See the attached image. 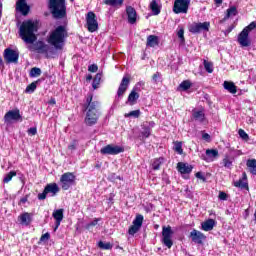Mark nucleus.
Listing matches in <instances>:
<instances>
[{
  "label": "nucleus",
  "instance_id": "obj_1",
  "mask_svg": "<svg viewBox=\"0 0 256 256\" xmlns=\"http://www.w3.org/2000/svg\"><path fill=\"white\" fill-rule=\"evenodd\" d=\"M39 31V21L26 20L19 27V37L28 45H33L37 41Z\"/></svg>",
  "mask_w": 256,
  "mask_h": 256
},
{
  "label": "nucleus",
  "instance_id": "obj_2",
  "mask_svg": "<svg viewBox=\"0 0 256 256\" xmlns=\"http://www.w3.org/2000/svg\"><path fill=\"white\" fill-rule=\"evenodd\" d=\"M69 37L67 28L63 25L56 27L47 37V43L54 51H63L65 47V39Z\"/></svg>",
  "mask_w": 256,
  "mask_h": 256
},
{
  "label": "nucleus",
  "instance_id": "obj_3",
  "mask_svg": "<svg viewBox=\"0 0 256 256\" xmlns=\"http://www.w3.org/2000/svg\"><path fill=\"white\" fill-rule=\"evenodd\" d=\"M48 9L54 19L67 17V3L65 0H48Z\"/></svg>",
  "mask_w": 256,
  "mask_h": 256
},
{
  "label": "nucleus",
  "instance_id": "obj_4",
  "mask_svg": "<svg viewBox=\"0 0 256 256\" xmlns=\"http://www.w3.org/2000/svg\"><path fill=\"white\" fill-rule=\"evenodd\" d=\"M76 179L77 178L75 174L71 172H66L60 177L59 186L61 187V189H63V191H67V189H71V187L75 185Z\"/></svg>",
  "mask_w": 256,
  "mask_h": 256
},
{
  "label": "nucleus",
  "instance_id": "obj_5",
  "mask_svg": "<svg viewBox=\"0 0 256 256\" xmlns=\"http://www.w3.org/2000/svg\"><path fill=\"white\" fill-rule=\"evenodd\" d=\"M86 27L89 33L99 30V22H97V15L94 12L90 11L86 14Z\"/></svg>",
  "mask_w": 256,
  "mask_h": 256
},
{
  "label": "nucleus",
  "instance_id": "obj_6",
  "mask_svg": "<svg viewBox=\"0 0 256 256\" xmlns=\"http://www.w3.org/2000/svg\"><path fill=\"white\" fill-rule=\"evenodd\" d=\"M173 229L171 226H163L162 227V243L165 245V247H168V249H171L173 247Z\"/></svg>",
  "mask_w": 256,
  "mask_h": 256
},
{
  "label": "nucleus",
  "instance_id": "obj_7",
  "mask_svg": "<svg viewBox=\"0 0 256 256\" xmlns=\"http://www.w3.org/2000/svg\"><path fill=\"white\" fill-rule=\"evenodd\" d=\"M189 5H191V0H175L173 12L176 13V15H179V13H187V11H189Z\"/></svg>",
  "mask_w": 256,
  "mask_h": 256
},
{
  "label": "nucleus",
  "instance_id": "obj_8",
  "mask_svg": "<svg viewBox=\"0 0 256 256\" xmlns=\"http://www.w3.org/2000/svg\"><path fill=\"white\" fill-rule=\"evenodd\" d=\"M84 108L86 113H99V101H93V94H88Z\"/></svg>",
  "mask_w": 256,
  "mask_h": 256
},
{
  "label": "nucleus",
  "instance_id": "obj_9",
  "mask_svg": "<svg viewBox=\"0 0 256 256\" xmlns=\"http://www.w3.org/2000/svg\"><path fill=\"white\" fill-rule=\"evenodd\" d=\"M123 151H125V149L121 146L108 144L101 148L100 153L102 155H119V153H123Z\"/></svg>",
  "mask_w": 256,
  "mask_h": 256
},
{
  "label": "nucleus",
  "instance_id": "obj_10",
  "mask_svg": "<svg viewBox=\"0 0 256 256\" xmlns=\"http://www.w3.org/2000/svg\"><path fill=\"white\" fill-rule=\"evenodd\" d=\"M4 60L6 63H19V50L6 48L4 50Z\"/></svg>",
  "mask_w": 256,
  "mask_h": 256
},
{
  "label": "nucleus",
  "instance_id": "obj_11",
  "mask_svg": "<svg viewBox=\"0 0 256 256\" xmlns=\"http://www.w3.org/2000/svg\"><path fill=\"white\" fill-rule=\"evenodd\" d=\"M131 83V78L124 76L121 80V83L117 90V96L116 99L119 101V99H123V95L127 92V89H129V84Z\"/></svg>",
  "mask_w": 256,
  "mask_h": 256
},
{
  "label": "nucleus",
  "instance_id": "obj_12",
  "mask_svg": "<svg viewBox=\"0 0 256 256\" xmlns=\"http://www.w3.org/2000/svg\"><path fill=\"white\" fill-rule=\"evenodd\" d=\"M209 27H211L210 22H199V23H194L190 26L189 31L190 33H201V31H209Z\"/></svg>",
  "mask_w": 256,
  "mask_h": 256
},
{
  "label": "nucleus",
  "instance_id": "obj_13",
  "mask_svg": "<svg viewBox=\"0 0 256 256\" xmlns=\"http://www.w3.org/2000/svg\"><path fill=\"white\" fill-rule=\"evenodd\" d=\"M190 239L193 243H196L197 245H203V241L207 239V236L203 234L201 231L193 229L190 232Z\"/></svg>",
  "mask_w": 256,
  "mask_h": 256
},
{
  "label": "nucleus",
  "instance_id": "obj_14",
  "mask_svg": "<svg viewBox=\"0 0 256 256\" xmlns=\"http://www.w3.org/2000/svg\"><path fill=\"white\" fill-rule=\"evenodd\" d=\"M99 112H86V117L84 119L85 124L88 127H93V125H97V121H99L100 117Z\"/></svg>",
  "mask_w": 256,
  "mask_h": 256
},
{
  "label": "nucleus",
  "instance_id": "obj_15",
  "mask_svg": "<svg viewBox=\"0 0 256 256\" xmlns=\"http://www.w3.org/2000/svg\"><path fill=\"white\" fill-rule=\"evenodd\" d=\"M16 11H19L22 15H29L31 8L27 5V0H18L16 3Z\"/></svg>",
  "mask_w": 256,
  "mask_h": 256
},
{
  "label": "nucleus",
  "instance_id": "obj_16",
  "mask_svg": "<svg viewBox=\"0 0 256 256\" xmlns=\"http://www.w3.org/2000/svg\"><path fill=\"white\" fill-rule=\"evenodd\" d=\"M126 15L128 17V23H130V25H135V23H137V11L135 10V8H133V6L126 7Z\"/></svg>",
  "mask_w": 256,
  "mask_h": 256
},
{
  "label": "nucleus",
  "instance_id": "obj_17",
  "mask_svg": "<svg viewBox=\"0 0 256 256\" xmlns=\"http://www.w3.org/2000/svg\"><path fill=\"white\" fill-rule=\"evenodd\" d=\"M238 43L241 47H250L251 40L249 39V34L242 30L238 35Z\"/></svg>",
  "mask_w": 256,
  "mask_h": 256
},
{
  "label": "nucleus",
  "instance_id": "obj_18",
  "mask_svg": "<svg viewBox=\"0 0 256 256\" xmlns=\"http://www.w3.org/2000/svg\"><path fill=\"white\" fill-rule=\"evenodd\" d=\"M19 119H21V114L19 113V109L10 110L4 116V120L6 122H9V121H19Z\"/></svg>",
  "mask_w": 256,
  "mask_h": 256
},
{
  "label": "nucleus",
  "instance_id": "obj_19",
  "mask_svg": "<svg viewBox=\"0 0 256 256\" xmlns=\"http://www.w3.org/2000/svg\"><path fill=\"white\" fill-rule=\"evenodd\" d=\"M177 170L182 175H189V173H191V171H193V166L189 165L187 163L178 162L177 163Z\"/></svg>",
  "mask_w": 256,
  "mask_h": 256
},
{
  "label": "nucleus",
  "instance_id": "obj_20",
  "mask_svg": "<svg viewBox=\"0 0 256 256\" xmlns=\"http://www.w3.org/2000/svg\"><path fill=\"white\" fill-rule=\"evenodd\" d=\"M50 50L51 46L43 41H38L34 44V51H38V53H49Z\"/></svg>",
  "mask_w": 256,
  "mask_h": 256
},
{
  "label": "nucleus",
  "instance_id": "obj_21",
  "mask_svg": "<svg viewBox=\"0 0 256 256\" xmlns=\"http://www.w3.org/2000/svg\"><path fill=\"white\" fill-rule=\"evenodd\" d=\"M52 217L55 219V231L59 229V225H61V221H63V209L54 210Z\"/></svg>",
  "mask_w": 256,
  "mask_h": 256
},
{
  "label": "nucleus",
  "instance_id": "obj_22",
  "mask_svg": "<svg viewBox=\"0 0 256 256\" xmlns=\"http://www.w3.org/2000/svg\"><path fill=\"white\" fill-rule=\"evenodd\" d=\"M235 187H239L240 189H246L249 191V184L247 183V173L243 172L242 178L239 181L234 183Z\"/></svg>",
  "mask_w": 256,
  "mask_h": 256
},
{
  "label": "nucleus",
  "instance_id": "obj_23",
  "mask_svg": "<svg viewBox=\"0 0 256 256\" xmlns=\"http://www.w3.org/2000/svg\"><path fill=\"white\" fill-rule=\"evenodd\" d=\"M147 47H157L159 45V37L156 35H149L146 42Z\"/></svg>",
  "mask_w": 256,
  "mask_h": 256
},
{
  "label": "nucleus",
  "instance_id": "obj_24",
  "mask_svg": "<svg viewBox=\"0 0 256 256\" xmlns=\"http://www.w3.org/2000/svg\"><path fill=\"white\" fill-rule=\"evenodd\" d=\"M223 87L224 89H226V91L232 93V95H235V93H237V86H235V83L233 82L224 81Z\"/></svg>",
  "mask_w": 256,
  "mask_h": 256
},
{
  "label": "nucleus",
  "instance_id": "obj_25",
  "mask_svg": "<svg viewBox=\"0 0 256 256\" xmlns=\"http://www.w3.org/2000/svg\"><path fill=\"white\" fill-rule=\"evenodd\" d=\"M192 117L195 119V121H199L200 123L205 121V113L202 110H193Z\"/></svg>",
  "mask_w": 256,
  "mask_h": 256
},
{
  "label": "nucleus",
  "instance_id": "obj_26",
  "mask_svg": "<svg viewBox=\"0 0 256 256\" xmlns=\"http://www.w3.org/2000/svg\"><path fill=\"white\" fill-rule=\"evenodd\" d=\"M137 99H139V93H137V89L133 88L128 96L129 105H135V103H137Z\"/></svg>",
  "mask_w": 256,
  "mask_h": 256
},
{
  "label": "nucleus",
  "instance_id": "obj_27",
  "mask_svg": "<svg viewBox=\"0 0 256 256\" xmlns=\"http://www.w3.org/2000/svg\"><path fill=\"white\" fill-rule=\"evenodd\" d=\"M43 193H59V185L50 183L44 188Z\"/></svg>",
  "mask_w": 256,
  "mask_h": 256
},
{
  "label": "nucleus",
  "instance_id": "obj_28",
  "mask_svg": "<svg viewBox=\"0 0 256 256\" xmlns=\"http://www.w3.org/2000/svg\"><path fill=\"white\" fill-rule=\"evenodd\" d=\"M202 230L203 231H213V227H215V220L213 219H208L202 224Z\"/></svg>",
  "mask_w": 256,
  "mask_h": 256
},
{
  "label": "nucleus",
  "instance_id": "obj_29",
  "mask_svg": "<svg viewBox=\"0 0 256 256\" xmlns=\"http://www.w3.org/2000/svg\"><path fill=\"white\" fill-rule=\"evenodd\" d=\"M21 225H30L31 223V215L27 212L21 214L19 217H18Z\"/></svg>",
  "mask_w": 256,
  "mask_h": 256
},
{
  "label": "nucleus",
  "instance_id": "obj_30",
  "mask_svg": "<svg viewBox=\"0 0 256 256\" xmlns=\"http://www.w3.org/2000/svg\"><path fill=\"white\" fill-rule=\"evenodd\" d=\"M150 9H151L153 15H159V13H161V6H159V2H157V0L151 1Z\"/></svg>",
  "mask_w": 256,
  "mask_h": 256
},
{
  "label": "nucleus",
  "instance_id": "obj_31",
  "mask_svg": "<svg viewBox=\"0 0 256 256\" xmlns=\"http://www.w3.org/2000/svg\"><path fill=\"white\" fill-rule=\"evenodd\" d=\"M246 166L252 175H256V159H248Z\"/></svg>",
  "mask_w": 256,
  "mask_h": 256
},
{
  "label": "nucleus",
  "instance_id": "obj_32",
  "mask_svg": "<svg viewBox=\"0 0 256 256\" xmlns=\"http://www.w3.org/2000/svg\"><path fill=\"white\" fill-rule=\"evenodd\" d=\"M124 1L125 0H104V4L110 7H121Z\"/></svg>",
  "mask_w": 256,
  "mask_h": 256
},
{
  "label": "nucleus",
  "instance_id": "obj_33",
  "mask_svg": "<svg viewBox=\"0 0 256 256\" xmlns=\"http://www.w3.org/2000/svg\"><path fill=\"white\" fill-rule=\"evenodd\" d=\"M163 157H160V158H156L153 163H152V169L154 171H159V169L161 168V165H163Z\"/></svg>",
  "mask_w": 256,
  "mask_h": 256
},
{
  "label": "nucleus",
  "instance_id": "obj_34",
  "mask_svg": "<svg viewBox=\"0 0 256 256\" xmlns=\"http://www.w3.org/2000/svg\"><path fill=\"white\" fill-rule=\"evenodd\" d=\"M237 15V7L231 6L230 8L227 9L226 16L224 19H229L230 17H235Z\"/></svg>",
  "mask_w": 256,
  "mask_h": 256
},
{
  "label": "nucleus",
  "instance_id": "obj_35",
  "mask_svg": "<svg viewBox=\"0 0 256 256\" xmlns=\"http://www.w3.org/2000/svg\"><path fill=\"white\" fill-rule=\"evenodd\" d=\"M233 161H235V158L226 155L225 158L223 159V165L224 167H226L227 169H229L231 167V165H233Z\"/></svg>",
  "mask_w": 256,
  "mask_h": 256
},
{
  "label": "nucleus",
  "instance_id": "obj_36",
  "mask_svg": "<svg viewBox=\"0 0 256 256\" xmlns=\"http://www.w3.org/2000/svg\"><path fill=\"white\" fill-rule=\"evenodd\" d=\"M206 155L209 159H216V157H219V151L217 149H207Z\"/></svg>",
  "mask_w": 256,
  "mask_h": 256
},
{
  "label": "nucleus",
  "instance_id": "obj_37",
  "mask_svg": "<svg viewBox=\"0 0 256 256\" xmlns=\"http://www.w3.org/2000/svg\"><path fill=\"white\" fill-rule=\"evenodd\" d=\"M132 224L136 225V227H143V215H136V218L133 220Z\"/></svg>",
  "mask_w": 256,
  "mask_h": 256
},
{
  "label": "nucleus",
  "instance_id": "obj_38",
  "mask_svg": "<svg viewBox=\"0 0 256 256\" xmlns=\"http://www.w3.org/2000/svg\"><path fill=\"white\" fill-rule=\"evenodd\" d=\"M98 247L100 249H104L105 251H109V249H113V245L111 243L103 242V241L98 242Z\"/></svg>",
  "mask_w": 256,
  "mask_h": 256
},
{
  "label": "nucleus",
  "instance_id": "obj_39",
  "mask_svg": "<svg viewBox=\"0 0 256 256\" xmlns=\"http://www.w3.org/2000/svg\"><path fill=\"white\" fill-rule=\"evenodd\" d=\"M177 37L180 39L181 45H185V29L183 27L177 31Z\"/></svg>",
  "mask_w": 256,
  "mask_h": 256
},
{
  "label": "nucleus",
  "instance_id": "obj_40",
  "mask_svg": "<svg viewBox=\"0 0 256 256\" xmlns=\"http://www.w3.org/2000/svg\"><path fill=\"white\" fill-rule=\"evenodd\" d=\"M37 83L39 80L32 82L30 85L26 87L25 93H34L35 89H37Z\"/></svg>",
  "mask_w": 256,
  "mask_h": 256
},
{
  "label": "nucleus",
  "instance_id": "obj_41",
  "mask_svg": "<svg viewBox=\"0 0 256 256\" xmlns=\"http://www.w3.org/2000/svg\"><path fill=\"white\" fill-rule=\"evenodd\" d=\"M100 83H101V73H98L93 79V83H92L93 89H98Z\"/></svg>",
  "mask_w": 256,
  "mask_h": 256
},
{
  "label": "nucleus",
  "instance_id": "obj_42",
  "mask_svg": "<svg viewBox=\"0 0 256 256\" xmlns=\"http://www.w3.org/2000/svg\"><path fill=\"white\" fill-rule=\"evenodd\" d=\"M174 151L178 153V155H183V143L174 142Z\"/></svg>",
  "mask_w": 256,
  "mask_h": 256
},
{
  "label": "nucleus",
  "instance_id": "obj_43",
  "mask_svg": "<svg viewBox=\"0 0 256 256\" xmlns=\"http://www.w3.org/2000/svg\"><path fill=\"white\" fill-rule=\"evenodd\" d=\"M179 89H181L182 91H187V90L191 89V81H189V80H184V81L179 85Z\"/></svg>",
  "mask_w": 256,
  "mask_h": 256
},
{
  "label": "nucleus",
  "instance_id": "obj_44",
  "mask_svg": "<svg viewBox=\"0 0 256 256\" xmlns=\"http://www.w3.org/2000/svg\"><path fill=\"white\" fill-rule=\"evenodd\" d=\"M141 135H142V139H147L151 135V128L149 126L144 125Z\"/></svg>",
  "mask_w": 256,
  "mask_h": 256
},
{
  "label": "nucleus",
  "instance_id": "obj_45",
  "mask_svg": "<svg viewBox=\"0 0 256 256\" xmlns=\"http://www.w3.org/2000/svg\"><path fill=\"white\" fill-rule=\"evenodd\" d=\"M17 176V172L16 171H10L8 174H6V176L3 179V183H9V181H11V179H13V177Z\"/></svg>",
  "mask_w": 256,
  "mask_h": 256
},
{
  "label": "nucleus",
  "instance_id": "obj_46",
  "mask_svg": "<svg viewBox=\"0 0 256 256\" xmlns=\"http://www.w3.org/2000/svg\"><path fill=\"white\" fill-rule=\"evenodd\" d=\"M99 221H101V218H95L92 222L85 225V229H87V231H90L91 227L97 226Z\"/></svg>",
  "mask_w": 256,
  "mask_h": 256
},
{
  "label": "nucleus",
  "instance_id": "obj_47",
  "mask_svg": "<svg viewBox=\"0 0 256 256\" xmlns=\"http://www.w3.org/2000/svg\"><path fill=\"white\" fill-rule=\"evenodd\" d=\"M41 75V68L34 67L30 70V77H39Z\"/></svg>",
  "mask_w": 256,
  "mask_h": 256
},
{
  "label": "nucleus",
  "instance_id": "obj_48",
  "mask_svg": "<svg viewBox=\"0 0 256 256\" xmlns=\"http://www.w3.org/2000/svg\"><path fill=\"white\" fill-rule=\"evenodd\" d=\"M204 68L207 73H213V64L207 60H204Z\"/></svg>",
  "mask_w": 256,
  "mask_h": 256
},
{
  "label": "nucleus",
  "instance_id": "obj_49",
  "mask_svg": "<svg viewBox=\"0 0 256 256\" xmlns=\"http://www.w3.org/2000/svg\"><path fill=\"white\" fill-rule=\"evenodd\" d=\"M141 228L139 226H136L135 224H132V226H130L129 230H128V233L129 235H135V233H139V230Z\"/></svg>",
  "mask_w": 256,
  "mask_h": 256
},
{
  "label": "nucleus",
  "instance_id": "obj_50",
  "mask_svg": "<svg viewBox=\"0 0 256 256\" xmlns=\"http://www.w3.org/2000/svg\"><path fill=\"white\" fill-rule=\"evenodd\" d=\"M256 28V22H251L248 26H246L242 31H245L249 35L253 29Z\"/></svg>",
  "mask_w": 256,
  "mask_h": 256
},
{
  "label": "nucleus",
  "instance_id": "obj_51",
  "mask_svg": "<svg viewBox=\"0 0 256 256\" xmlns=\"http://www.w3.org/2000/svg\"><path fill=\"white\" fill-rule=\"evenodd\" d=\"M238 135H239V137H241V139H243V141H249V134H247V132H245V130L239 129Z\"/></svg>",
  "mask_w": 256,
  "mask_h": 256
},
{
  "label": "nucleus",
  "instance_id": "obj_52",
  "mask_svg": "<svg viewBox=\"0 0 256 256\" xmlns=\"http://www.w3.org/2000/svg\"><path fill=\"white\" fill-rule=\"evenodd\" d=\"M141 115V111L139 110H133L127 114L124 115V117H135L136 119Z\"/></svg>",
  "mask_w": 256,
  "mask_h": 256
},
{
  "label": "nucleus",
  "instance_id": "obj_53",
  "mask_svg": "<svg viewBox=\"0 0 256 256\" xmlns=\"http://www.w3.org/2000/svg\"><path fill=\"white\" fill-rule=\"evenodd\" d=\"M49 239H51V234H49V232H47L40 237V243L49 241Z\"/></svg>",
  "mask_w": 256,
  "mask_h": 256
},
{
  "label": "nucleus",
  "instance_id": "obj_54",
  "mask_svg": "<svg viewBox=\"0 0 256 256\" xmlns=\"http://www.w3.org/2000/svg\"><path fill=\"white\" fill-rule=\"evenodd\" d=\"M99 67L97 66V64H92L88 67V71H90V73H97Z\"/></svg>",
  "mask_w": 256,
  "mask_h": 256
},
{
  "label": "nucleus",
  "instance_id": "obj_55",
  "mask_svg": "<svg viewBox=\"0 0 256 256\" xmlns=\"http://www.w3.org/2000/svg\"><path fill=\"white\" fill-rule=\"evenodd\" d=\"M218 199L220 201H227V199H229V194H227V193H220L218 195Z\"/></svg>",
  "mask_w": 256,
  "mask_h": 256
},
{
  "label": "nucleus",
  "instance_id": "obj_56",
  "mask_svg": "<svg viewBox=\"0 0 256 256\" xmlns=\"http://www.w3.org/2000/svg\"><path fill=\"white\" fill-rule=\"evenodd\" d=\"M75 149H77V142L76 140H73V142L68 146V150L73 152Z\"/></svg>",
  "mask_w": 256,
  "mask_h": 256
},
{
  "label": "nucleus",
  "instance_id": "obj_57",
  "mask_svg": "<svg viewBox=\"0 0 256 256\" xmlns=\"http://www.w3.org/2000/svg\"><path fill=\"white\" fill-rule=\"evenodd\" d=\"M202 139L207 143H211V135H209V133L202 134Z\"/></svg>",
  "mask_w": 256,
  "mask_h": 256
},
{
  "label": "nucleus",
  "instance_id": "obj_58",
  "mask_svg": "<svg viewBox=\"0 0 256 256\" xmlns=\"http://www.w3.org/2000/svg\"><path fill=\"white\" fill-rule=\"evenodd\" d=\"M28 135H37V128L31 127L30 129H28Z\"/></svg>",
  "mask_w": 256,
  "mask_h": 256
},
{
  "label": "nucleus",
  "instance_id": "obj_59",
  "mask_svg": "<svg viewBox=\"0 0 256 256\" xmlns=\"http://www.w3.org/2000/svg\"><path fill=\"white\" fill-rule=\"evenodd\" d=\"M161 77V73L156 72L153 76H152V81H154V83H157L158 79Z\"/></svg>",
  "mask_w": 256,
  "mask_h": 256
},
{
  "label": "nucleus",
  "instance_id": "obj_60",
  "mask_svg": "<svg viewBox=\"0 0 256 256\" xmlns=\"http://www.w3.org/2000/svg\"><path fill=\"white\" fill-rule=\"evenodd\" d=\"M38 199L40 201H43V200L47 199V193L38 194Z\"/></svg>",
  "mask_w": 256,
  "mask_h": 256
},
{
  "label": "nucleus",
  "instance_id": "obj_61",
  "mask_svg": "<svg viewBox=\"0 0 256 256\" xmlns=\"http://www.w3.org/2000/svg\"><path fill=\"white\" fill-rule=\"evenodd\" d=\"M196 177H197V179H201L202 181H205V176H203L202 172H197Z\"/></svg>",
  "mask_w": 256,
  "mask_h": 256
},
{
  "label": "nucleus",
  "instance_id": "obj_62",
  "mask_svg": "<svg viewBox=\"0 0 256 256\" xmlns=\"http://www.w3.org/2000/svg\"><path fill=\"white\" fill-rule=\"evenodd\" d=\"M48 103L49 105H55L56 103L55 98H51Z\"/></svg>",
  "mask_w": 256,
  "mask_h": 256
},
{
  "label": "nucleus",
  "instance_id": "obj_63",
  "mask_svg": "<svg viewBox=\"0 0 256 256\" xmlns=\"http://www.w3.org/2000/svg\"><path fill=\"white\" fill-rule=\"evenodd\" d=\"M20 203H23V204L27 203V196L24 197V198H22V199L20 200Z\"/></svg>",
  "mask_w": 256,
  "mask_h": 256
},
{
  "label": "nucleus",
  "instance_id": "obj_64",
  "mask_svg": "<svg viewBox=\"0 0 256 256\" xmlns=\"http://www.w3.org/2000/svg\"><path fill=\"white\" fill-rule=\"evenodd\" d=\"M214 2L216 3V5H221L223 3V0H214Z\"/></svg>",
  "mask_w": 256,
  "mask_h": 256
}]
</instances>
